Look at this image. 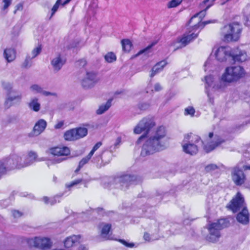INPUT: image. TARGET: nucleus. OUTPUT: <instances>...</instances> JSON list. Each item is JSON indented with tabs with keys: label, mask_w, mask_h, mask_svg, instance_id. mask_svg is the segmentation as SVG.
I'll list each match as a JSON object with an SVG mask.
<instances>
[{
	"label": "nucleus",
	"mask_w": 250,
	"mask_h": 250,
	"mask_svg": "<svg viewBox=\"0 0 250 250\" xmlns=\"http://www.w3.org/2000/svg\"><path fill=\"white\" fill-rule=\"evenodd\" d=\"M154 118L148 116L142 119L134 128V133L141 134L144 131L145 135L141 136L137 141V144L145 140L142 147L141 155L143 157L152 155L164 149L167 141L165 127L160 126L151 134V129L155 125Z\"/></svg>",
	"instance_id": "f257e3e1"
},
{
	"label": "nucleus",
	"mask_w": 250,
	"mask_h": 250,
	"mask_svg": "<svg viewBox=\"0 0 250 250\" xmlns=\"http://www.w3.org/2000/svg\"><path fill=\"white\" fill-rule=\"evenodd\" d=\"M245 75L244 68L238 65L227 67L218 82H215V79L212 75L206 76L205 92L208 102L212 104L213 103L214 98L224 91L227 83L236 82L244 77Z\"/></svg>",
	"instance_id": "f03ea898"
},
{
	"label": "nucleus",
	"mask_w": 250,
	"mask_h": 250,
	"mask_svg": "<svg viewBox=\"0 0 250 250\" xmlns=\"http://www.w3.org/2000/svg\"><path fill=\"white\" fill-rule=\"evenodd\" d=\"M216 59L220 62L227 61L232 62L245 61L247 59V55L245 51L238 49L231 52L229 48L221 46L215 52Z\"/></svg>",
	"instance_id": "7ed1b4c3"
},
{
	"label": "nucleus",
	"mask_w": 250,
	"mask_h": 250,
	"mask_svg": "<svg viewBox=\"0 0 250 250\" xmlns=\"http://www.w3.org/2000/svg\"><path fill=\"white\" fill-rule=\"evenodd\" d=\"M42 160V159H38V155L36 152L30 151L24 158V160H22L21 157L17 154L11 155L9 164L11 167L20 169L30 166L36 161Z\"/></svg>",
	"instance_id": "20e7f679"
},
{
	"label": "nucleus",
	"mask_w": 250,
	"mask_h": 250,
	"mask_svg": "<svg viewBox=\"0 0 250 250\" xmlns=\"http://www.w3.org/2000/svg\"><path fill=\"white\" fill-rule=\"evenodd\" d=\"M203 143L197 135L192 134L185 136L182 142L183 151L190 155H195L198 151V148Z\"/></svg>",
	"instance_id": "39448f33"
},
{
	"label": "nucleus",
	"mask_w": 250,
	"mask_h": 250,
	"mask_svg": "<svg viewBox=\"0 0 250 250\" xmlns=\"http://www.w3.org/2000/svg\"><path fill=\"white\" fill-rule=\"evenodd\" d=\"M229 222L226 219H221L209 224L208 226V234L207 240L211 242H216L220 237V230L228 227Z\"/></svg>",
	"instance_id": "423d86ee"
},
{
	"label": "nucleus",
	"mask_w": 250,
	"mask_h": 250,
	"mask_svg": "<svg viewBox=\"0 0 250 250\" xmlns=\"http://www.w3.org/2000/svg\"><path fill=\"white\" fill-rule=\"evenodd\" d=\"M241 29V25L236 22L225 25L222 30L224 41L227 42L237 41L240 38Z\"/></svg>",
	"instance_id": "0eeeda50"
},
{
	"label": "nucleus",
	"mask_w": 250,
	"mask_h": 250,
	"mask_svg": "<svg viewBox=\"0 0 250 250\" xmlns=\"http://www.w3.org/2000/svg\"><path fill=\"white\" fill-rule=\"evenodd\" d=\"M250 170V165L239 162L231 170V177L233 182L237 186L243 184L246 179L244 171Z\"/></svg>",
	"instance_id": "6e6552de"
},
{
	"label": "nucleus",
	"mask_w": 250,
	"mask_h": 250,
	"mask_svg": "<svg viewBox=\"0 0 250 250\" xmlns=\"http://www.w3.org/2000/svg\"><path fill=\"white\" fill-rule=\"evenodd\" d=\"M215 0H204L203 3L206 6L205 10L201 11L200 12L192 17L189 21V23H192L193 25L197 24L198 28H199L201 27V28H202L206 24L214 22L215 21L209 20L203 22H201V21L202 18H203L206 15V10L212 5L213 2Z\"/></svg>",
	"instance_id": "1a4fd4ad"
},
{
	"label": "nucleus",
	"mask_w": 250,
	"mask_h": 250,
	"mask_svg": "<svg viewBox=\"0 0 250 250\" xmlns=\"http://www.w3.org/2000/svg\"><path fill=\"white\" fill-rule=\"evenodd\" d=\"M137 177L134 175H125L114 179V187L125 190L132 185L137 184Z\"/></svg>",
	"instance_id": "9d476101"
},
{
	"label": "nucleus",
	"mask_w": 250,
	"mask_h": 250,
	"mask_svg": "<svg viewBox=\"0 0 250 250\" xmlns=\"http://www.w3.org/2000/svg\"><path fill=\"white\" fill-rule=\"evenodd\" d=\"M224 142V140L213 132H209L207 138V143L204 145V149L208 153L209 152Z\"/></svg>",
	"instance_id": "9b49d317"
},
{
	"label": "nucleus",
	"mask_w": 250,
	"mask_h": 250,
	"mask_svg": "<svg viewBox=\"0 0 250 250\" xmlns=\"http://www.w3.org/2000/svg\"><path fill=\"white\" fill-rule=\"evenodd\" d=\"M27 242L31 247H35L42 250L49 249L51 246L50 239L47 237H35L28 239Z\"/></svg>",
	"instance_id": "f8f14e48"
},
{
	"label": "nucleus",
	"mask_w": 250,
	"mask_h": 250,
	"mask_svg": "<svg viewBox=\"0 0 250 250\" xmlns=\"http://www.w3.org/2000/svg\"><path fill=\"white\" fill-rule=\"evenodd\" d=\"M99 79L97 74L93 71H87L81 81L82 86L85 89L93 87L99 82Z\"/></svg>",
	"instance_id": "ddd939ff"
},
{
	"label": "nucleus",
	"mask_w": 250,
	"mask_h": 250,
	"mask_svg": "<svg viewBox=\"0 0 250 250\" xmlns=\"http://www.w3.org/2000/svg\"><path fill=\"white\" fill-rule=\"evenodd\" d=\"M200 31V30L197 27V24L193 25L183 35L180 40V42L184 46L187 45L197 37Z\"/></svg>",
	"instance_id": "4468645a"
},
{
	"label": "nucleus",
	"mask_w": 250,
	"mask_h": 250,
	"mask_svg": "<svg viewBox=\"0 0 250 250\" xmlns=\"http://www.w3.org/2000/svg\"><path fill=\"white\" fill-rule=\"evenodd\" d=\"M227 207L233 212H237L245 207L244 199L242 195L238 192L236 195L232 199Z\"/></svg>",
	"instance_id": "2eb2a0df"
},
{
	"label": "nucleus",
	"mask_w": 250,
	"mask_h": 250,
	"mask_svg": "<svg viewBox=\"0 0 250 250\" xmlns=\"http://www.w3.org/2000/svg\"><path fill=\"white\" fill-rule=\"evenodd\" d=\"M22 96L20 92L12 91V92L7 93L6 97L4 102V107L9 108L17 103L20 102Z\"/></svg>",
	"instance_id": "dca6fc26"
},
{
	"label": "nucleus",
	"mask_w": 250,
	"mask_h": 250,
	"mask_svg": "<svg viewBox=\"0 0 250 250\" xmlns=\"http://www.w3.org/2000/svg\"><path fill=\"white\" fill-rule=\"evenodd\" d=\"M49 152L55 156V158H65V160H66L65 156L70 153L69 148L66 146L53 147L50 149Z\"/></svg>",
	"instance_id": "f3484780"
},
{
	"label": "nucleus",
	"mask_w": 250,
	"mask_h": 250,
	"mask_svg": "<svg viewBox=\"0 0 250 250\" xmlns=\"http://www.w3.org/2000/svg\"><path fill=\"white\" fill-rule=\"evenodd\" d=\"M46 122L43 119L39 120L35 125L33 131L29 134L30 137L37 136L41 134L45 129Z\"/></svg>",
	"instance_id": "a211bd4d"
},
{
	"label": "nucleus",
	"mask_w": 250,
	"mask_h": 250,
	"mask_svg": "<svg viewBox=\"0 0 250 250\" xmlns=\"http://www.w3.org/2000/svg\"><path fill=\"white\" fill-rule=\"evenodd\" d=\"M50 63L53 71L57 73L62 69L65 63V61L60 54H58L52 58Z\"/></svg>",
	"instance_id": "6ab92c4d"
},
{
	"label": "nucleus",
	"mask_w": 250,
	"mask_h": 250,
	"mask_svg": "<svg viewBox=\"0 0 250 250\" xmlns=\"http://www.w3.org/2000/svg\"><path fill=\"white\" fill-rule=\"evenodd\" d=\"M29 90L35 94H40L45 96L55 95V93L44 90L41 86L37 84H32L29 87Z\"/></svg>",
	"instance_id": "aec40b11"
},
{
	"label": "nucleus",
	"mask_w": 250,
	"mask_h": 250,
	"mask_svg": "<svg viewBox=\"0 0 250 250\" xmlns=\"http://www.w3.org/2000/svg\"><path fill=\"white\" fill-rule=\"evenodd\" d=\"M11 159V155L5 159L0 160V178L5 174L8 170L17 168L11 167L9 164V161Z\"/></svg>",
	"instance_id": "412c9836"
},
{
	"label": "nucleus",
	"mask_w": 250,
	"mask_h": 250,
	"mask_svg": "<svg viewBox=\"0 0 250 250\" xmlns=\"http://www.w3.org/2000/svg\"><path fill=\"white\" fill-rule=\"evenodd\" d=\"M237 220L240 223L246 225L249 222V213L246 208L242 209L237 215Z\"/></svg>",
	"instance_id": "4be33fe9"
},
{
	"label": "nucleus",
	"mask_w": 250,
	"mask_h": 250,
	"mask_svg": "<svg viewBox=\"0 0 250 250\" xmlns=\"http://www.w3.org/2000/svg\"><path fill=\"white\" fill-rule=\"evenodd\" d=\"M80 236L79 235H72L68 237L64 241L65 247L69 248L80 242Z\"/></svg>",
	"instance_id": "5701e85b"
},
{
	"label": "nucleus",
	"mask_w": 250,
	"mask_h": 250,
	"mask_svg": "<svg viewBox=\"0 0 250 250\" xmlns=\"http://www.w3.org/2000/svg\"><path fill=\"white\" fill-rule=\"evenodd\" d=\"M111 153L109 152H104L102 154H99L96 156V159H94L95 162L99 163L100 160H101L104 165L108 164L111 160Z\"/></svg>",
	"instance_id": "b1692460"
},
{
	"label": "nucleus",
	"mask_w": 250,
	"mask_h": 250,
	"mask_svg": "<svg viewBox=\"0 0 250 250\" xmlns=\"http://www.w3.org/2000/svg\"><path fill=\"white\" fill-rule=\"evenodd\" d=\"M3 56L8 62H11L16 58L15 50L11 48H6L4 50Z\"/></svg>",
	"instance_id": "393cba45"
},
{
	"label": "nucleus",
	"mask_w": 250,
	"mask_h": 250,
	"mask_svg": "<svg viewBox=\"0 0 250 250\" xmlns=\"http://www.w3.org/2000/svg\"><path fill=\"white\" fill-rule=\"evenodd\" d=\"M167 62L165 61H162L157 63L152 69V72L150 74V77H154L156 74L161 72L166 65Z\"/></svg>",
	"instance_id": "a878e982"
},
{
	"label": "nucleus",
	"mask_w": 250,
	"mask_h": 250,
	"mask_svg": "<svg viewBox=\"0 0 250 250\" xmlns=\"http://www.w3.org/2000/svg\"><path fill=\"white\" fill-rule=\"evenodd\" d=\"M29 107L35 112L40 110L41 104L39 102V99L37 97L32 98L28 103Z\"/></svg>",
	"instance_id": "bb28decb"
},
{
	"label": "nucleus",
	"mask_w": 250,
	"mask_h": 250,
	"mask_svg": "<svg viewBox=\"0 0 250 250\" xmlns=\"http://www.w3.org/2000/svg\"><path fill=\"white\" fill-rule=\"evenodd\" d=\"M64 138L66 141H74L77 140L75 129L67 131L64 134Z\"/></svg>",
	"instance_id": "cd10ccee"
},
{
	"label": "nucleus",
	"mask_w": 250,
	"mask_h": 250,
	"mask_svg": "<svg viewBox=\"0 0 250 250\" xmlns=\"http://www.w3.org/2000/svg\"><path fill=\"white\" fill-rule=\"evenodd\" d=\"M111 100H108L106 103L101 105L97 110L96 113L98 115H101L104 113L111 106Z\"/></svg>",
	"instance_id": "c85d7f7f"
},
{
	"label": "nucleus",
	"mask_w": 250,
	"mask_h": 250,
	"mask_svg": "<svg viewBox=\"0 0 250 250\" xmlns=\"http://www.w3.org/2000/svg\"><path fill=\"white\" fill-rule=\"evenodd\" d=\"M77 140L83 138L87 134V129L85 127H79L74 128Z\"/></svg>",
	"instance_id": "c756f323"
},
{
	"label": "nucleus",
	"mask_w": 250,
	"mask_h": 250,
	"mask_svg": "<svg viewBox=\"0 0 250 250\" xmlns=\"http://www.w3.org/2000/svg\"><path fill=\"white\" fill-rule=\"evenodd\" d=\"M123 49L125 52H129L131 48L132 43L128 39H124L121 42Z\"/></svg>",
	"instance_id": "7c9ffc66"
},
{
	"label": "nucleus",
	"mask_w": 250,
	"mask_h": 250,
	"mask_svg": "<svg viewBox=\"0 0 250 250\" xmlns=\"http://www.w3.org/2000/svg\"><path fill=\"white\" fill-rule=\"evenodd\" d=\"M42 50V47L41 45H38L36 46L31 52L30 54L28 55L30 56L31 58L33 59L36 58L39 54H40Z\"/></svg>",
	"instance_id": "2f4dec72"
},
{
	"label": "nucleus",
	"mask_w": 250,
	"mask_h": 250,
	"mask_svg": "<svg viewBox=\"0 0 250 250\" xmlns=\"http://www.w3.org/2000/svg\"><path fill=\"white\" fill-rule=\"evenodd\" d=\"M65 160V158H54L52 160L47 161L46 162V165L48 167H49L52 165L59 164Z\"/></svg>",
	"instance_id": "473e14b6"
},
{
	"label": "nucleus",
	"mask_w": 250,
	"mask_h": 250,
	"mask_svg": "<svg viewBox=\"0 0 250 250\" xmlns=\"http://www.w3.org/2000/svg\"><path fill=\"white\" fill-rule=\"evenodd\" d=\"M105 61L111 63L116 60V56L113 52H108L104 56Z\"/></svg>",
	"instance_id": "72a5a7b5"
},
{
	"label": "nucleus",
	"mask_w": 250,
	"mask_h": 250,
	"mask_svg": "<svg viewBox=\"0 0 250 250\" xmlns=\"http://www.w3.org/2000/svg\"><path fill=\"white\" fill-rule=\"evenodd\" d=\"M111 225L109 224H104L102 229V235L105 237L109 233Z\"/></svg>",
	"instance_id": "f704fd0d"
},
{
	"label": "nucleus",
	"mask_w": 250,
	"mask_h": 250,
	"mask_svg": "<svg viewBox=\"0 0 250 250\" xmlns=\"http://www.w3.org/2000/svg\"><path fill=\"white\" fill-rule=\"evenodd\" d=\"M195 113V109L192 107L189 106L186 108L184 110V114L186 116H190L191 117H194Z\"/></svg>",
	"instance_id": "c9c22d12"
},
{
	"label": "nucleus",
	"mask_w": 250,
	"mask_h": 250,
	"mask_svg": "<svg viewBox=\"0 0 250 250\" xmlns=\"http://www.w3.org/2000/svg\"><path fill=\"white\" fill-rule=\"evenodd\" d=\"M2 87L8 92H12L13 84L12 83L9 82H2Z\"/></svg>",
	"instance_id": "e433bc0d"
},
{
	"label": "nucleus",
	"mask_w": 250,
	"mask_h": 250,
	"mask_svg": "<svg viewBox=\"0 0 250 250\" xmlns=\"http://www.w3.org/2000/svg\"><path fill=\"white\" fill-rule=\"evenodd\" d=\"M92 156L89 154L87 155V156L83 158L80 162H79V167L77 170H79L81 168H82L84 165L87 164L89 160L91 158Z\"/></svg>",
	"instance_id": "4c0bfd02"
},
{
	"label": "nucleus",
	"mask_w": 250,
	"mask_h": 250,
	"mask_svg": "<svg viewBox=\"0 0 250 250\" xmlns=\"http://www.w3.org/2000/svg\"><path fill=\"white\" fill-rule=\"evenodd\" d=\"M32 59H33V58H31L30 56H29L28 55H27L25 61H24V62L22 63V66L24 68H28L30 67L32 64Z\"/></svg>",
	"instance_id": "58836bf2"
},
{
	"label": "nucleus",
	"mask_w": 250,
	"mask_h": 250,
	"mask_svg": "<svg viewBox=\"0 0 250 250\" xmlns=\"http://www.w3.org/2000/svg\"><path fill=\"white\" fill-rule=\"evenodd\" d=\"M12 0H2L1 10L4 11L5 13L7 12L8 8L11 4Z\"/></svg>",
	"instance_id": "ea45409f"
},
{
	"label": "nucleus",
	"mask_w": 250,
	"mask_h": 250,
	"mask_svg": "<svg viewBox=\"0 0 250 250\" xmlns=\"http://www.w3.org/2000/svg\"><path fill=\"white\" fill-rule=\"evenodd\" d=\"M156 42H152L150 45H148L147 47H146V48L144 49H142L141 50H140L137 54H136L135 55V57H137L138 56H139L140 55L144 53H145L146 52V51H147L148 50H149L152 46H153L154 45H155L156 44Z\"/></svg>",
	"instance_id": "a19ab883"
},
{
	"label": "nucleus",
	"mask_w": 250,
	"mask_h": 250,
	"mask_svg": "<svg viewBox=\"0 0 250 250\" xmlns=\"http://www.w3.org/2000/svg\"><path fill=\"white\" fill-rule=\"evenodd\" d=\"M182 0H172L168 4V8H173L177 6L182 2Z\"/></svg>",
	"instance_id": "79ce46f5"
},
{
	"label": "nucleus",
	"mask_w": 250,
	"mask_h": 250,
	"mask_svg": "<svg viewBox=\"0 0 250 250\" xmlns=\"http://www.w3.org/2000/svg\"><path fill=\"white\" fill-rule=\"evenodd\" d=\"M102 146L101 142H98L93 147L92 149L89 152V154L92 156L93 155L95 152Z\"/></svg>",
	"instance_id": "37998d69"
},
{
	"label": "nucleus",
	"mask_w": 250,
	"mask_h": 250,
	"mask_svg": "<svg viewBox=\"0 0 250 250\" xmlns=\"http://www.w3.org/2000/svg\"><path fill=\"white\" fill-rule=\"evenodd\" d=\"M218 168V167L215 164H209L206 167V170L207 171H210Z\"/></svg>",
	"instance_id": "c03bdc74"
},
{
	"label": "nucleus",
	"mask_w": 250,
	"mask_h": 250,
	"mask_svg": "<svg viewBox=\"0 0 250 250\" xmlns=\"http://www.w3.org/2000/svg\"><path fill=\"white\" fill-rule=\"evenodd\" d=\"M60 4L61 3L56 1L51 9L52 13L50 18H51L54 15L55 13L57 11Z\"/></svg>",
	"instance_id": "a18cd8bd"
},
{
	"label": "nucleus",
	"mask_w": 250,
	"mask_h": 250,
	"mask_svg": "<svg viewBox=\"0 0 250 250\" xmlns=\"http://www.w3.org/2000/svg\"><path fill=\"white\" fill-rule=\"evenodd\" d=\"M119 241L125 246L128 248H133L134 246V244L133 243H129L123 239H120Z\"/></svg>",
	"instance_id": "49530a36"
},
{
	"label": "nucleus",
	"mask_w": 250,
	"mask_h": 250,
	"mask_svg": "<svg viewBox=\"0 0 250 250\" xmlns=\"http://www.w3.org/2000/svg\"><path fill=\"white\" fill-rule=\"evenodd\" d=\"M81 182V180H80V179L77 180H75L74 181H73V182H71L69 184H67L66 185V187L67 188H70L71 187L74 186L75 185H76L78 184Z\"/></svg>",
	"instance_id": "de8ad7c7"
},
{
	"label": "nucleus",
	"mask_w": 250,
	"mask_h": 250,
	"mask_svg": "<svg viewBox=\"0 0 250 250\" xmlns=\"http://www.w3.org/2000/svg\"><path fill=\"white\" fill-rule=\"evenodd\" d=\"M162 89V87L159 83H156L154 84L153 89H152V91L158 92Z\"/></svg>",
	"instance_id": "09e8293b"
},
{
	"label": "nucleus",
	"mask_w": 250,
	"mask_h": 250,
	"mask_svg": "<svg viewBox=\"0 0 250 250\" xmlns=\"http://www.w3.org/2000/svg\"><path fill=\"white\" fill-rule=\"evenodd\" d=\"M23 9V5L21 3H19L15 6V9L14 11V13L16 14L18 11H21Z\"/></svg>",
	"instance_id": "8fccbe9b"
},
{
	"label": "nucleus",
	"mask_w": 250,
	"mask_h": 250,
	"mask_svg": "<svg viewBox=\"0 0 250 250\" xmlns=\"http://www.w3.org/2000/svg\"><path fill=\"white\" fill-rule=\"evenodd\" d=\"M12 213L14 217L16 218H19L22 215V213L18 210H14L13 211Z\"/></svg>",
	"instance_id": "3c124183"
},
{
	"label": "nucleus",
	"mask_w": 250,
	"mask_h": 250,
	"mask_svg": "<svg viewBox=\"0 0 250 250\" xmlns=\"http://www.w3.org/2000/svg\"><path fill=\"white\" fill-rule=\"evenodd\" d=\"M63 125V122L62 121H60L55 125V128L56 129H59L61 128Z\"/></svg>",
	"instance_id": "603ef678"
},
{
	"label": "nucleus",
	"mask_w": 250,
	"mask_h": 250,
	"mask_svg": "<svg viewBox=\"0 0 250 250\" xmlns=\"http://www.w3.org/2000/svg\"><path fill=\"white\" fill-rule=\"evenodd\" d=\"M249 149L244 153V156L248 159H250V148H249Z\"/></svg>",
	"instance_id": "864d4df0"
},
{
	"label": "nucleus",
	"mask_w": 250,
	"mask_h": 250,
	"mask_svg": "<svg viewBox=\"0 0 250 250\" xmlns=\"http://www.w3.org/2000/svg\"><path fill=\"white\" fill-rule=\"evenodd\" d=\"M144 239L146 241H149L151 240L150 235L148 233H145L144 235Z\"/></svg>",
	"instance_id": "5fc2aeb1"
},
{
	"label": "nucleus",
	"mask_w": 250,
	"mask_h": 250,
	"mask_svg": "<svg viewBox=\"0 0 250 250\" xmlns=\"http://www.w3.org/2000/svg\"><path fill=\"white\" fill-rule=\"evenodd\" d=\"M121 142V138L120 137H118L116 140V142L114 144V146L115 147H118V146L120 145Z\"/></svg>",
	"instance_id": "6e6d98bb"
},
{
	"label": "nucleus",
	"mask_w": 250,
	"mask_h": 250,
	"mask_svg": "<svg viewBox=\"0 0 250 250\" xmlns=\"http://www.w3.org/2000/svg\"><path fill=\"white\" fill-rule=\"evenodd\" d=\"M149 106V105L146 104H142L141 106H140V108L141 109H143V110H145L146 109H147Z\"/></svg>",
	"instance_id": "4d7b16f0"
},
{
	"label": "nucleus",
	"mask_w": 250,
	"mask_h": 250,
	"mask_svg": "<svg viewBox=\"0 0 250 250\" xmlns=\"http://www.w3.org/2000/svg\"><path fill=\"white\" fill-rule=\"evenodd\" d=\"M43 201L46 204H48L49 202H48V201H49V199L47 197H44L43 198Z\"/></svg>",
	"instance_id": "13d9d810"
},
{
	"label": "nucleus",
	"mask_w": 250,
	"mask_h": 250,
	"mask_svg": "<svg viewBox=\"0 0 250 250\" xmlns=\"http://www.w3.org/2000/svg\"><path fill=\"white\" fill-rule=\"evenodd\" d=\"M71 0H66L63 2V3H62V5H66V4H68Z\"/></svg>",
	"instance_id": "bf43d9fd"
},
{
	"label": "nucleus",
	"mask_w": 250,
	"mask_h": 250,
	"mask_svg": "<svg viewBox=\"0 0 250 250\" xmlns=\"http://www.w3.org/2000/svg\"><path fill=\"white\" fill-rule=\"evenodd\" d=\"M209 61H207L205 63V64H204V67H206L208 64H209Z\"/></svg>",
	"instance_id": "052dcab7"
},
{
	"label": "nucleus",
	"mask_w": 250,
	"mask_h": 250,
	"mask_svg": "<svg viewBox=\"0 0 250 250\" xmlns=\"http://www.w3.org/2000/svg\"><path fill=\"white\" fill-rule=\"evenodd\" d=\"M57 2H58L61 3V0H57Z\"/></svg>",
	"instance_id": "680f3d73"
},
{
	"label": "nucleus",
	"mask_w": 250,
	"mask_h": 250,
	"mask_svg": "<svg viewBox=\"0 0 250 250\" xmlns=\"http://www.w3.org/2000/svg\"><path fill=\"white\" fill-rule=\"evenodd\" d=\"M83 216H86L85 214H83Z\"/></svg>",
	"instance_id": "e2e57ef3"
}]
</instances>
